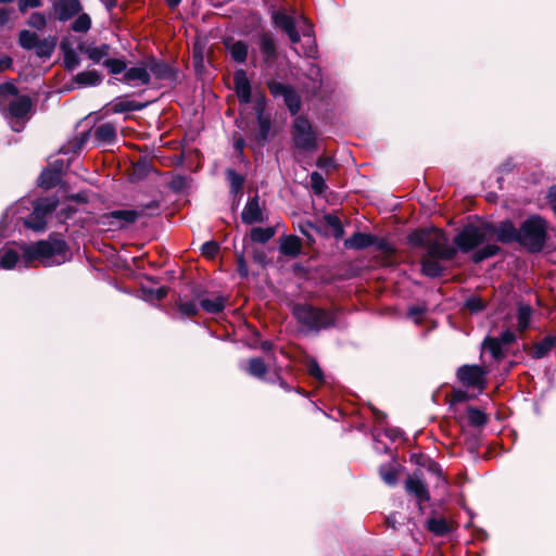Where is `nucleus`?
<instances>
[{
    "label": "nucleus",
    "mask_w": 556,
    "mask_h": 556,
    "mask_svg": "<svg viewBox=\"0 0 556 556\" xmlns=\"http://www.w3.org/2000/svg\"><path fill=\"white\" fill-rule=\"evenodd\" d=\"M64 49V64L67 70H74L79 65V56L72 48Z\"/></svg>",
    "instance_id": "nucleus-40"
},
{
    "label": "nucleus",
    "mask_w": 556,
    "mask_h": 556,
    "mask_svg": "<svg viewBox=\"0 0 556 556\" xmlns=\"http://www.w3.org/2000/svg\"><path fill=\"white\" fill-rule=\"evenodd\" d=\"M422 313H424V309L418 308V307H414V308H412V309L409 311V314H410L412 316L420 315V314H422Z\"/></svg>",
    "instance_id": "nucleus-64"
},
{
    "label": "nucleus",
    "mask_w": 556,
    "mask_h": 556,
    "mask_svg": "<svg viewBox=\"0 0 556 556\" xmlns=\"http://www.w3.org/2000/svg\"><path fill=\"white\" fill-rule=\"evenodd\" d=\"M468 419L469 422L475 426H482L486 422L485 414L477 408L468 409Z\"/></svg>",
    "instance_id": "nucleus-46"
},
{
    "label": "nucleus",
    "mask_w": 556,
    "mask_h": 556,
    "mask_svg": "<svg viewBox=\"0 0 556 556\" xmlns=\"http://www.w3.org/2000/svg\"><path fill=\"white\" fill-rule=\"evenodd\" d=\"M547 198L553 210L556 212V186L549 188Z\"/></svg>",
    "instance_id": "nucleus-59"
},
{
    "label": "nucleus",
    "mask_w": 556,
    "mask_h": 556,
    "mask_svg": "<svg viewBox=\"0 0 556 556\" xmlns=\"http://www.w3.org/2000/svg\"><path fill=\"white\" fill-rule=\"evenodd\" d=\"M149 74H153L159 79H166L172 76V71L167 64L157 61H150L147 64Z\"/></svg>",
    "instance_id": "nucleus-25"
},
{
    "label": "nucleus",
    "mask_w": 556,
    "mask_h": 556,
    "mask_svg": "<svg viewBox=\"0 0 556 556\" xmlns=\"http://www.w3.org/2000/svg\"><path fill=\"white\" fill-rule=\"evenodd\" d=\"M138 216V213L132 210H117L103 214L99 223L106 226L109 230H117L132 224Z\"/></svg>",
    "instance_id": "nucleus-8"
},
{
    "label": "nucleus",
    "mask_w": 556,
    "mask_h": 556,
    "mask_svg": "<svg viewBox=\"0 0 556 556\" xmlns=\"http://www.w3.org/2000/svg\"><path fill=\"white\" fill-rule=\"evenodd\" d=\"M59 176L54 172L45 170L39 177V184L43 188H51L58 181Z\"/></svg>",
    "instance_id": "nucleus-47"
},
{
    "label": "nucleus",
    "mask_w": 556,
    "mask_h": 556,
    "mask_svg": "<svg viewBox=\"0 0 556 556\" xmlns=\"http://www.w3.org/2000/svg\"><path fill=\"white\" fill-rule=\"evenodd\" d=\"M218 244L214 241H208V242H205L203 245H202V253L203 255L212 258L214 257L217 252H218Z\"/></svg>",
    "instance_id": "nucleus-54"
},
{
    "label": "nucleus",
    "mask_w": 556,
    "mask_h": 556,
    "mask_svg": "<svg viewBox=\"0 0 556 556\" xmlns=\"http://www.w3.org/2000/svg\"><path fill=\"white\" fill-rule=\"evenodd\" d=\"M260 48L263 59L267 64H271L276 60V46L273 38L268 35H263L260 41Z\"/></svg>",
    "instance_id": "nucleus-21"
},
{
    "label": "nucleus",
    "mask_w": 556,
    "mask_h": 556,
    "mask_svg": "<svg viewBox=\"0 0 556 556\" xmlns=\"http://www.w3.org/2000/svg\"><path fill=\"white\" fill-rule=\"evenodd\" d=\"M41 0H18V10L25 13L28 9L39 8Z\"/></svg>",
    "instance_id": "nucleus-56"
},
{
    "label": "nucleus",
    "mask_w": 556,
    "mask_h": 556,
    "mask_svg": "<svg viewBox=\"0 0 556 556\" xmlns=\"http://www.w3.org/2000/svg\"><path fill=\"white\" fill-rule=\"evenodd\" d=\"M379 248L382 249L383 251H386L387 253L392 252L391 247L387 242H384V241H381L379 243Z\"/></svg>",
    "instance_id": "nucleus-62"
},
{
    "label": "nucleus",
    "mask_w": 556,
    "mask_h": 556,
    "mask_svg": "<svg viewBox=\"0 0 556 556\" xmlns=\"http://www.w3.org/2000/svg\"><path fill=\"white\" fill-rule=\"evenodd\" d=\"M556 343V338L553 336H548L544 338L541 342L536 343L533 349V356L536 358L543 357Z\"/></svg>",
    "instance_id": "nucleus-32"
},
{
    "label": "nucleus",
    "mask_w": 556,
    "mask_h": 556,
    "mask_svg": "<svg viewBox=\"0 0 556 556\" xmlns=\"http://www.w3.org/2000/svg\"><path fill=\"white\" fill-rule=\"evenodd\" d=\"M235 90L241 103L251 101V85L243 70H239L233 75Z\"/></svg>",
    "instance_id": "nucleus-13"
},
{
    "label": "nucleus",
    "mask_w": 556,
    "mask_h": 556,
    "mask_svg": "<svg viewBox=\"0 0 556 556\" xmlns=\"http://www.w3.org/2000/svg\"><path fill=\"white\" fill-rule=\"evenodd\" d=\"M53 10L60 21L65 22L81 11L78 0H58L53 3Z\"/></svg>",
    "instance_id": "nucleus-11"
},
{
    "label": "nucleus",
    "mask_w": 556,
    "mask_h": 556,
    "mask_svg": "<svg viewBox=\"0 0 556 556\" xmlns=\"http://www.w3.org/2000/svg\"><path fill=\"white\" fill-rule=\"evenodd\" d=\"M227 178H228L229 184H230L231 192H233L235 194L241 192L242 186H243V182H244L243 177L241 175L237 174L235 170L228 169L227 170Z\"/></svg>",
    "instance_id": "nucleus-37"
},
{
    "label": "nucleus",
    "mask_w": 556,
    "mask_h": 556,
    "mask_svg": "<svg viewBox=\"0 0 556 556\" xmlns=\"http://www.w3.org/2000/svg\"><path fill=\"white\" fill-rule=\"evenodd\" d=\"M266 100L263 94H260L255 98L254 101V109L256 111L257 117L260 115H264V109H265Z\"/></svg>",
    "instance_id": "nucleus-57"
},
{
    "label": "nucleus",
    "mask_w": 556,
    "mask_h": 556,
    "mask_svg": "<svg viewBox=\"0 0 556 556\" xmlns=\"http://www.w3.org/2000/svg\"><path fill=\"white\" fill-rule=\"evenodd\" d=\"M241 218L245 224L261 223L264 220L263 211L257 197H254L247 203L241 213Z\"/></svg>",
    "instance_id": "nucleus-14"
},
{
    "label": "nucleus",
    "mask_w": 556,
    "mask_h": 556,
    "mask_svg": "<svg viewBox=\"0 0 556 556\" xmlns=\"http://www.w3.org/2000/svg\"><path fill=\"white\" fill-rule=\"evenodd\" d=\"M141 105L136 104L134 101H116L112 105L113 113H123L127 111H137L140 110Z\"/></svg>",
    "instance_id": "nucleus-41"
},
{
    "label": "nucleus",
    "mask_w": 556,
    "mask_h": 556,
    "mask_svg": "<svg viewBox=\"0 0 556 556\" xmlns=\"http://www.w3.org/2000/svg\"><path fill=\"white\" fill-rule=\"evenodd\" d=\"M23 252L26 262L38 260L45 266L60 265L66 260V244L59 239L25 245Z\"/></svg>",
    "instance_id": "nucleus-2"
},
{
    "label": "nucleus",
    "mask_w": 556,
    "mask_h": 556,
    "mask_svg": "<svg viewBox=\"0 0 556 556\" xmlns=\"http://www.w3.org/2000/svg\"><path fill=\"white\" fill-rule=\"evenodd\" d=\"M546 233V220L538 215H533L521 224L518 242L532 252H539L545 245Z\"/></svg>",
    "instance_id": "nucleus-3"
},
{
    "label": "nucleus",
    "mask_w": 556,
    "mask_h": 556,
    "mask_svg": "<svg viewBox=\"0 0 556 556\" xmlns=\"http://www.w3.org/2000/svg\"><path fill=\"white\" fill-rule=\"evenodd\" d=\"M292 135L298 148L309 150L315 147L316 137L307 119L296 117L294 119Z\"/></svg>",
    "instance_id": "nucleus-7"
},
{
    "label": "nucleus",
    "mask_w": 556,
    "mask_h": 556,
    "mask_svg": "<svg viewBox=\"0 0 556 556\" xmlns=\"http://www.w3.org/2000/svg\"><path fill=\"white\" fill-rule=\"evenodd\" d=\"M325 220L327 225L332 229L333 236L336 238H341L343 236V227L340 219L334 215H326Z\"/></svg>",
    "instance_id": "nucleus-45"
},
{
    "label": "nucleus",
    "mask_w": 556,
    "mask_h": 556,
    "mask_svg": "<svg viewBox=\"0 0 556 556\" xmlns=\"http://www.w3.org/2000/svg\"><path fill=\"white\" fill-rule=\"evenodd\" d=\"M497 339L503 343V345H507L515 340V334L511 331H505Z\"/></svg>",
    "instance_id": "nucleus-58"
},
{
    "label": "nucleus",
    "mask_w": 556,
    "mask_h": 556,
    "mask_svg": "<svg viewBox=\"0 0 556 556\" xmlns=\"http://www.w3.org/2000/svg\"><path fill=\"white\" fill-rule=\"evenodd\" d=\"M380 475H381V478L383 479V481L389 484V485H393L396 483V471L393 469V468H384L382 467L380 469Z\"/></svg>",
    "instance_id": "nucleus-52"
},
{
    "label": "nucleus",
    "mask_w": 556,
    "mask_h": 556,
    "mask_svg": "<svg viewBox=\"0 0 556 556\" xmlns=\"http://www.w3.org/2000/svg\"><path fill=\"white\" fill-rule=\"evenodd\" d=\"M75 80L79 86L87 87L99 85L101 77L96 71H86L78 73Z\"/></svg>",
    "instance_id": "nucleus-28"
},
{
    "label": "nucleus",
    "mask_w": 556,
    "mask_h": 556,
    "mask_svg": "<svg viewBox=\"0 0 556 556\" xmlns=\"http://www.w3.org/2000/svg\"><path fill=\"white\" fill-rule=\"evenodd\" d=\"M498 248L495 244H486L481 250L477 251L472 258L476 263L483 261L490 256H493L497 253Z\"/></svg>",
    "instance_id": "nucleus-42"
},
{
    "label": "nucleus",
    "mask_w": 556,
    "mask_h": 556,
    "mask_svg": "<svg viewBox=\"0 0 556 556\" xmlns=\"http://www.w3.org/2000/svg\"><path fill=\"white\" fill-rule=\"evenodd\" d=\"M85 53L88 55L90 60L94 63H99L102 59L106 58L110 53L109 45H101L99 47H88L85 50Z\"/></svg>",
    "instance_id": "nucleus-30"
},
{
    "label": "nucleus",
    "mask_w": 556,
    "mask_h": 556,
    "mask_svg": "<svg viewBox=\"0 0 556 556\" xmlns=\"http://www.w3.org/2000/svg\"><path fill=\"white\" fill-rule=\"evenodd\" d=\"M9 21V11L0 10V25H4Z\"/></svg>",
    "instance_id": "nucleus-61"
},
{
    "label": "nucleus",
    "mask_w": 556,
    "mask_h": 556,
    "mask_svg": "<svg viewBox=\"0 0 556 556\" xmlns=\"http://www.w3.org/2000/svg\"><path fill=\"white\" fill-rule=\"evenodd\" d=\"M123 80L132 86L148 84L150 81V74L148 72L147 65L130 67L126 71Z\"/></svg>",
    "instance_id": "nucleus-17"
},
{
    "label": "nucleus",
    "mask_w": 556,
    "mask_h": 556,
    "mask_svg": "<svg viewBox=\"0 0 556 556\" xmlns=\"http://www.w3.org/2000/svg\"><path fill=\"white\" fill-rule=\"evenodd\" d=\"M532 309L529 305H520L518 309V328L523 331L528 328Z\"/></svg>",
    "instance_id": "nucleus-35"
},
{
    "label": "nucleus",
    "mask_w": 556,
    "mask_h": 556,
    "mask_svg": "<svg viewBox=\"0 0 556 556\" xmlns=\"http://www.w3.org/2000/svg\"><path fill=\"white\" fill-rule=\"evenodd\" d=\"M307 371L309 372L311 376H313L317 380L323 381V379H324L323 370L315 359L307 361Z\"/></svg>",
    "instance_id": "nucleus-53"
},
{
    "label": "nucleus",
    "mask_w": 556,
    "mask_h": 556,
    "mask_svg": "<svg viewBox=\"0 0 556 556\" xmlns=\"http://www.w3.org/2000/svg\"><path fill=\"white\" fill-rule=\"evenodd\" d=\"M227 49L231 54L232 59L237 62H244L248 54V47L242 41L230 42L227 41Z\"/></svg>",
    "instance_id": "nucleus-27"
},
{
    "label": "nucleus",
    "mask_w": 556,
    "mask_h": 556,
    "mask_svg": "<svg viewBox=\"0 0 556 556\" xmlns=\"http://www.w3.org/2000/svg\"><path fill=\"white\" fill-rule=\"evenodd\" d=\"M9 114L13 117H23L30 110V99L27 96H16L13 100L8 101Z\"/></svg>",
    "instance_id": "nucleus-16"
},
{
    "label": "nucleus",
    "mask_w": 556,
    "mask_h": 556,
    "mask_svg": "<svg viewBox=\"0 0 556 556\" xmlns=\"http://www.w3.org/2000/svg\"><path fill=\"white\" fill-rule=\"evenodd\" d=\"M293 313L299 323L312 330H319L334 324V316L331 313L309 305H298Z\"/></svg>",
    "instance_id": "nucleus-5"
},
{
    "label": "nucleus",
    "mask_w": 556,
    "mask_h": 556,
    "mask_svg": "<svg viewBox=\"0 0 556 556\" xmlns=\"http://www.w3.org/2000/svg\"><path fill=\"white\" fill-rule=\"evenodd\" d=\"M91 27V18L88 14L83 13L77 16V18L72 24V28L76 33H86Z\"/></svg>",
    "instance_id": "nucleus-36"
},
{
    "label": "nucleus",
    "mask_w": 556,
    "mask_h": 556,
    "mask_svg": "<svg viewBox=\"0 0 556 556\" xmlns=\"http://www.w3.org/2000/svg\"><path fill=\"white\" fill-rule=\"evenodd\" d=\"M104 65L112 74H119L126 68V63L119 59H108L104 61Z\"/></svg>",
    "instance_id": "nucleus-49"
},
{
    "label": "nucleus",
    "mask_w": 556,
    "mask_h": 556,
    "mask_svg": "<svg viewBox=\"0 0 556 556\" xmlns=\"http://www.w3.org/2000/svg\"><path fill=\"white\" fill-rule=\"evenodd\" d=\"M179 312L184 316H193L198 313V306L194 302H181L178 304Z\"/></svg>",
    "instance_id": "nucleus-51"
},
{
    "label": "nucleus",
    "mask_w": 556,
    "mask_h": 556,
    "mask_svg": "<svg viewBox=\"0 0 556 556\" xmlns=\"http://www.w3.org/2000/svg\"><path fill=\"white\" fill-rule=\"evenodd\" d=\"M486 370L478 365H464L457 370V378L468 388H477L480 391L485 387Z\"/></svg>",
    "instance_id": "nucleus-9"
},
{
    "label": "nucleus",
    "mask_w": 556,
    "mask_h": 556,
    "mask_svg": "<svg viewBox=\"0 0 556 556\" xmlns=\"http://www.w3.org/2000/svg\"><path fill=\"white\" fill-rule=\"evenodd\" d=\"M40 38L29 30H22L18 36L20 45L26 50H34Z\"/></svg>",
    "instance_id": "nucleus-31"
},
{
    "label": "nucleus",
    "mask_w": 556,
    "mask_h": 556,
    "mask_svg": "<svg viewBox=\"0 0 556 556\" xmlns=\"http://www.w3.org/2000/svg\"><path fill=\"white\" fill-rule=\"evenodd\" d=\"M235 147L238 151H242L243 147H244V140L243 139H238L236 140L235 142Z\"/></svg>",
    "instance_id": "nucleus-63"
},
{
    "label": "nucleus",
    "mask_w": 556,
    "mask_h": 556,
    "mask_svg": "<svg viewBox=\"0 0 556 556\" xmlns=\"http://www.w3.org/2000/svg\"><path fill=\"white\" fill-rule=\"evenodd\" d=\"M275 236V229L271 227H255L251 230V239L255 242L265 243Z\"/></svg>",
    "instance_id": "nucleus-33"
},
{
    "label": "nucleus",
    "mask_w": 556,
    "mask_h": 556,
    "mask_svg": "<svg viewBox=\"0 0 556 556\" xmlns=\"http://www.w3.org/2000/svg\"><path fill=\"white\" fill-rule=\"evenodd\" d=\"M503 343L497 338H490L484 341L483 348L489 351L494 358L502 356Z\"/></svg>",
    "instance_id": "nucleus-38"
},
{
    "label": "nucleus",
    "mask_w": 556,
    "mask_h": 556,
    "mask_svg": "<svg viewBox=\"0 0 556 556\" xmlns=\"http://www.w3.org/2000/svg\"><path fill=\"white\" fill-rule=\"evenodd\" d=\"M466 306L471 312H479L484 307V304L480 298L471 296L466 301Z\"/></svg>",
    "instance_id": "nucleus-55"
},
{
    "label": "nucleus",
    "mask_w": 556,
    "mask_h": 556,
    "mask_svg": "<svg viewBox=\"0 0 556 556\" xmlns=\"http://www.w3.org/2000/svg\"><path fill=\"white\" fill-rule=\"evenodd\" d=\"M267 368L262 358H252L249 362L248 372L254 377L261 378L265 375Z\"/></svg>",
    "instance_id": "nucleus-34"
},
{
    "label": "nucleus",
    "mask_w": 556,
    "mask_h": 556,
    "mask_svg": "<svg viewBox=\"0 0 556 556\" xmlns=\"http://www.w3.org/2000/svg\"><path fill=\"white\" fill-rule=\"evenodd\" d=\"M494 229L490 224L467 225L455 237L454 242L462 252H469L493 239Z\"/></svg>",
    "instance_id": "nucleus-4"
},
{
    "label": "nucleus",
    "mask_w": 556,
    "mask_h": 556,
    "mask_svg": "<svg viewBox=\"0 0 556 556\" xmlns=\"http://www.w3.org/2000/svg\"><path fill=\"white\" fill-rule=\"evenodd\" d=\"M56 46V39L54 37H49L45 39H40L34 49L36 54L40 58H50L53 53Z\"/></svg>",
    "instance_id": "nucleus-26"
},
{
    "label": "nucleus",
    "mask_w": 556,
    "mask_h": 556,
    "mask_svg": "<svg viewBox=\"0 0 556 556\" xmlns=\"http://www.w3.org/2000/svg\"><path fill=\"white\" fill-rule=\"evenodd\" d=\"M273 18L275 25L288 34L292 43L300 41L299 31L295 30V17L277 12L274 14Z\"/></svg>",
    "instance_id": "nucleus-12"
},
{
    "label": "nucleus",
    "mask_w": 556,
    "mask_h": 556,
    "mask_svg": "<svg viewBox=\"0 0 556 556\" xmlns=\"http://www.w3.org/2000/svg\"><path fill=\"white\" fill-rule=\"evenodd\" d=\"M55 197L39 199L34 203V211L28 218L24 219V226L37 232H41L47 227V218L58 206Z\"/></svg>",
    "instance_id": "nucleus-6"
},
{
    "label": "nucleus",
    "mask_w": 556,
    "mask_h": 556,
    "mask_svg": "<svg viewBox=\"0 0 556 556\" xmlns=\"http://www.w3.org/2000/svg\"><path fill=\"white\" fill-rule=\"evenodd\" d=\"M18 261V253L10 247L0 249V267L12 269Z\"/></svg>",
    "instance_id": "nucleus-24"
},
{
    "label": "nucleus",
    "mask_w": 556,
    "mask_h": 556,
    "mask_svg": "<svg viewBox=\"0 0 556 556\" xmlns=\"http://www.w3.org/2000/svg\"><path fill=\"white\" fill-rule=\"evenodd\" d=\"M494 229L493 238L496 237L498 241L511 242L518 241L519 229L517 230L511 222H502L497 227L492 226Z\"/></svg>",
    "instance_id": "nucleus-15"
},
{
    "label": "nucleus",
    "mask_w": 556,
    "mask_h": 556,
    "mask_svg": "<svg viewBox=\"0 0 556 556\" xmlns=\"http://www.w3.org/2000/svg\"><path fill=\"white\" fill-rule=\"evenodd\" d=\"M317 166L320 168H329L333 166V162L329 157H319L317 161Z\"/></svg>",
    "instance_id": "nucleus-60"
},
{
    "label": "nucleus",
    "mask_w": 556,
    "mask_h": 556,
    "mask_svg": "<svg viewBox=\"0 0 556 556\" xmlns=\"http://www.w3.org/2000/svg\"><path fill=\"white\" fill-rule=\"evenodd\" d=\"M301 240L296 236H286L280 239V251L288 256H296L301 252Z\"/></svg>",
    "instance_id": "nucleus-19"
},
{
    "label": "nucleus",
    "mask_w": 556,
    "mask_h": 556,
    "mask_svg": "<svg viewBox=\"0 0 556 556\" xmlns=\"http://www.w3.org/2000/svg\"><path fill=\"white\" fill-rule=\"evenodd\" d=\"M257 122H258V128H260L258 138H260V140L266 141L268 139L269 131H270V121L267 116L260 115L257 117Z\"/></svg>",
    "instance_id": "nucleus-43"
},
{
    "label": "nucleus",
    "mask_w": 556,
    "mask_h": 556,
    "mask_svg": "<svg viewBox=\"0 0 556 556\" xmlns=\"http://www.w3.org/2000/svg\"><path fill=\"white\" fill-rule=\"evenodd\" d=\"M427 528L437 535H444L451 530L450 523L444 518H431L427 521Z\"/></svg>",
    "instance_id": "nucleus-29"
},
{
    "label": "nucleus",
    "mask_w": 556,
    "mask_h": 556,
    "mask_svg": "<svg viewBox=\"0 0 556 556\" xmlns=\"http://www.w3.org/2000/svg\"><path fill=\"white\" fill-rule=\"evenodd\" d=\"M27 24L33 27V28H36V29H42L46 27L47 25V20H46V16L42 14V13H39V12H35L33 13L28 21H27Z\"/></svg>",
    "instance_id": "nucleus-48"
},
{
    "label": "nucleus",
    "mask_w": 556,
    "mask_h": 556,
    "mask_svg": "<svg viewBox=\"0 0 556 556\" xmlns=\"http://www.w3.org/2000/svg\"><path fill=\"white\" fill-rule=\"evenodd\" d=\"M94 137L101 143H112L116 139V128L111 123L102 124L97 127Z\"/></svg>",
    "instance_id": "nucleus-20"
},
{
    "label": "nucleus",
    "mask_w": 556,
    "mask_h": 556,
    "mask_svg": "<svg viewBox=\"0 0 556 556\" xmlns=\"http://www.w3.org/2000/svg\"><path fill=\"white\" fill-rule=\"evenodd\" d=\"M0 108L2 109L7 102H8V99L7 97L8 96H13V97H16L17 96V90L15 88V86L11 83H7V84H3V85H0Z\"/></svg>",
    "instance_id": "nucleus-44"
},
{
    "label": "nucleus",
    "mask_w": 556,
    "mask_h": 556,
    "mask_svg": "<svg viewBox=\"0 0 556 556\" xmlns=\"http://www.w3.org/2000/svg\"><path fill=\"white\" fill-rule=\"evenodd\" d=\"M408 242L413 247H424L427 255L422 258V273L429 277H438L443 267L439 260H451L456 254V249L448 243V238L438 228L417 230L408 236Z\"/></svg>",
    "instance_id": "nucleus-1"
},
{
    "label": "nucleus",
    "mask_w": 556,
    "mask_h": 556,
    "mask_svg": "<svg viewBox=\"0 0 556 556\" xmlns=\"http://www.w3.org/2000/svg\"><path fill=\"white\" fill-rule=\"evenodd\" d=\"M268 88L274 97H281L286 105L292 114H296L300 110V98L298 93L288 85L279 81H269Z\"/></svg>",
    "instance_id": "nucleus-10"
},
{
    "label": "nucleus",
    "mask_w": 556,
    "mask_h": 556,
    "mask_svg": "<svg viewBox=\"0 0 556 556\" xmlns=\"http://www.w3.org/2000/svg\"><path fill=\"white\" fill-rule=\"evenodd\" d=\"M295 30L299 31V35L302 34V36L304 37L309 38L313 35L312 25L303 15H299L295 17Z\"/></svg>",
    "instance_id": "nucleus-39"
},
{
    "label": "nucleus",
    "mask_w": 556,
    "mask_h": 556,
    "mask_svg": "<svg viewBox=\"0 0 556 556\" xmlns=\"http://www.w3.org/2000/svg\"><path fill=\"white\" fill-rule=\"evenodd\" d=\"M226 301V298L222 295H216L211 299L207 298L201 300L200 305L205 312L216 314L225 308Z\"/></svg>",
    "instance_id": "nucleus-23"
},
{
    "label": "nucleus",
    "mask_w": 556,
    "mask_h": 556,
    "mask_svg": "<svg viewBox=\"0 0 556 556\" xmlns=\"http://www.w3.org/2000/svg\"><path fill=\"white\" fill-rule=\"evenodd\" d=\"M375 239L367 233L357 232L344 241V245L349 249H364L374 244Z\"/></svg>",
    "instance_id": "nucleus-22"
},
{
    "label": "nucleus",
    "mask_w": 556,
    "mask_h": 556,
    "mask_svg": "<svg viewBox=\"0 0 556 556\" xmlns=\"http://www.w3.org/2000/svg\"><path fill=\"white\" fill-rule=\"evenodd\" d=\"M406 490L416 496L419 504L427 502L430 497L426 484L416 477H410L407 479Z\"/></svg>",
    "instance_id": "nucleus-18"
},
{
    "label": "nucleus",
    "mask_w": 556,
    "mask_h": 556,
    "mask_svg": "<svg viewBox=\"0 0 556 556\" xmlns=\"http://www.w3.org/2000/svg\"><path fill=\"white\" fill-rule=\"evenodd\" d=\"M311 185L316 193H321L326 187L323 176L317 172L312 173Z\"/></svg>",
    "instance_id": "nucleus-50"
}]
</instances>
